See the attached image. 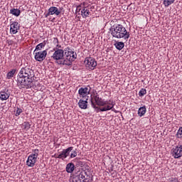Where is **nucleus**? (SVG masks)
Here are the masks:
<instances>
[{
	"label": "nucleus",
	"instance_id": "nucleus-27",
	"mask_svg": "<svg viewBox=\"0 0 182 182\" xmlns=\"http://www.w3.org/2000/svg\"><path fill=\"white\" fill-rule=\"evenodd\" d=\"M22 112H23L22 109L17 107L16 109L14 110V114L15 116L18 117L21 114V113H22Z\"/></svg>",
	"mask_w": 182,
	"mask_h": 182
},
{
	"label": "nucleus",
	"instance_id": "nucleus-3",
	"mask_svg": "<svg viewBox=\"0 0 182 182\" xmlns=\"http://www.w3.org/2000/svg\"><path fill=\"white\" fill-rule=\"evenodd\" d=\"M109 32L112 38L115 39H124V41H128L130 38V32H128L126 27L123 26L122 24H114L111 26Z\"/></svg>",
	"mask_w": 182,
	"mask_h": 182
},
{
	"label": "nucleus",
	"instance_id": "nucleus-1",
	"mask_svg": "<svg viewBox=\"0 0 182 182\" xmlns=\"http://www.w3.org/2000/svg\"><path fill=\"white\" fill-rule=\"evenodd\" d=\"M35 73L28 67L22 68L17 75V86L19 89H31L33 86Z\"/></svg>",
	"mask_w": 182,
	"mask_h": 182
},
{
	"label": "nucleus",
	"instance_id": "nucleus-5",
	"mask_svg": "<svg viewBox=\"0 0 182 182\" xmlns=\"http://www.w3.org/2000/svg\"><path fill=\"white\" fill-rule=\"evenodd\" d=\"M65 65L66 66H70L72 65V62L75 61L76 60V58H77V54L75 52L74 50L71 49L70 48H67L65 52Z\"/></svg>",
	"mask_w": 182,
	"mask_h": 182
},
{
	"label": "nucleus",
	"instance_id": "nucleus-12",
	"mask_svg": "<svg viewBox=\"0 0 182 182\" xmlns=\"http://www.w3.org/2000/svg\"><path fill=\"white\" fill-rule=\"evenodd\" d=\"M171 151L174 159H180V157H182V145H178L175 148H173Z\"/></svg>",
	"mask_w": 182,
	"mask_h": 182
},
{
	"label": "nucleus",
	"instance_id": "nucleus-25",
	"mask_svg": "<svg viewBox=\"0 0 182 182\" xmlns=\"http://www.w3.org/2000/svg\"><path fill=\"white\" fill-rule=\"evenodd\" d=\"M22 127H23V130H26V132H28V130H29L31 129V124H29V122H25L22 124Z\"/></svg>",
	"mask_w": 182,
	"mask_h": 182
},
{
	"label": "nucleus",
	"instance_id": "nucleus-31",
	"mask_svg": "<svg viewBox=\"0 0 182 182\" xmlns=\"http://www.w3.org/2000/svg\"><path fill=\"white\" fill-rule=\"evenodd\" d=\"M82 9H83L82 8V6H80V4L79 6H77V9H76V12H80V11H82Z\"/></svg>",
	"mask_w": 182,
	"mask_h": 182
},
{
	"label": "nucleus",
	"instance_id": "nucleus-14",
	"mask_svg": "<svg viewBox=\"0 0 182 182\" xmlns=\"http://www.w3.org/2000/svg\"><path fill=\"white\" fill-rule=\"evenodd\" d=\"M62 9H58V7L52 6L48 9V13L46 14V18L50 16V15H56L57 16L60 15Z\"/></svg>",
	"mask_w": 182,
	"mask_h": 182
},
{
	"label": "nucleus",
	"instance_id": "nucleus-20",
	"mask_svg": "<svg viewBox=\"0 0 182 182\" xmlns=\"http://www.w3.org/2000/svg\"><path fill=\"white\" fill-rule=\"evenodd\" d=\"M67 173H73L75 171V164L73 163H69L66 166Z\"/></svg>",
	"mask_w": 182,
	"mask_h": 182
},
{
	"label": "nucleus",
	"instance_id": "nucleus-32",
	"mask_svg": "<svg viewBox=\"0 0 182 182\" xmlns=\"http://www.w3.org/2000/svg\"><path fill=\"white\" fill-rule=\"evenodd\" d=\"M55 46L56 48L55 49H60V48H62V46L59 45V43L55 45Z\"/></svg>",
	"mask_w": 182,
	"mask_h": 182
},
{
	"label": "nucleus",
	"instance_id": "nucleus-21",
	"mask_svg": "<svg viewBox=\"0 0 182 182\" xmlns=\"http://www.w3.org/2000/svg\"><path fill=\"white\" fill-rule=\"evenodd\" d=\"M114 46H115L116 49H117L118 50H122V49H123V48H124V43H123L122 41H117Z\"/></svg>",
	"mask_w": 182,
	"mask_h": 182
},
{
	"label": "nucleus",
	"instance_id": "nucleus-17",
	"mask_svg": "<svg viewBox=\"0 0 182 182\" xmlns=\"http://www.w3.org/2000/svg\"><path fill=\"white\" fill-rule=\"evenodd\" d=\"M87 100L89 98H86L85 100L80 99L78 102V106L80 109H87Z\"/></svg>",
	"mask_w": 182,
	"mask_h": 182
},
{
	"label": "nucleus",
	"instance_id": "nucleus-19",
	"mask_svg": "<svg viewBox=\"0 0 182 182\" xmlns=\"http://www.w3.org/2000/svg\"><path fill=\"white\" fill-rule=\"evenodd\" d=\"M46 46V41L39 43L36 46V49L34 50V52H42V49H43V48H45Z\"/></svg>",
	"mask_w": 182,
	"mask_h": 182
},
{
	"label": "nucleus",
	"instance_id": "nucleus-29",
	"mask_svg": "<svg viewBox=\"0 0 182 182\" xmlns=\"http://www.w3.org/2000/svg\"><path fill=\"white\" fill-rule=\"evenodd\" d=\"M168 182H178V179L176 178H171Z\"/></svg>",
	"mask_w": 182,
	"mask_h": 182
},
{
	"label": "nucleus",
	"instance_id": "nucleus-28",
	"mask_svg": "<svg viewBox=\"0 0 182 182\" xmlns=\"http://www.w3.org/2000/svg\"><path fill=\"white\" fill-rule=\"evenodd\" d=\"M77 156V151H74L73 153H71L70 154V159H75Z\"/></svg>",
	"mask_w": 182,
	"mask_h": 182
},
{
	"label": "nucleus",
	"instance_id": "nucleus-13",
	"mask_svg": "<svg viewBox=\"0 0 182 182\" xmlns=\"http://www.w3.org/2000/svg\"><path fill=\"white\" fill-rule=\"evenodd\" d=\"M21 29V25L18 21H13L10 24V33L13 35H16L18 31Z\"/></svg>",
	"mask_w": 182,
	"mask_h": 182
},
{
	"label": "nucleus",
	"instance_id": "nucleus-18",
	"mask_svg": "<svg viewBox=\"0 0 182 182\" xmlns=\"http://www.w3.org/2000/svg\"><path fill=\"white\" fill-rule=\"evenodd\" d=\"M146 112H147V109L146 108V105L141 107L138 109V116L139 117H143L146 114Z\"/></svg>",
	"mask_w": 182,
	"mask_h": 182
},
{
	"label": "nucleus",
	"instance_id": "nucleus-8",
	"mask_svg": "<svg viewBox=\"0 0 182 182\" xmlns=\"http://www.w3.org/2000/svg\"><path fill=\"white\" fill-rule=\"evenodd\" d=\"M34 58L37 62H43L48 56V50L42 51H33Z\"/></svg>",
	"mask_w": 182,
	"mask_h": 182
},
{
	"label": "nucleus",
	"instance_id": "nucleus-16",
	"mask_svg": "<svg viewBox=\"0 0 182 182\" xmlns=\"http://www.w3.org/2000/svg\"><path fill=\"white\" fill-rule=\"evenodd\" d=\"M73 182H89V181L85 179V176L82 173H80L73 178Z\"/></svg>",
	"mask_w": 182,
	"mask_h": 182
},
{
	"label": "nucleus",
	"instance_id": "nucleus-7",
	"mask_svg": "<svg viewBox=\"0 0 182 182\" xmlns=\"http://www.w3.org/2000/svg\"><path fill=\"white\" fill-rule=\"evenodd\" d=\"M86 65V68L89 69V70H95L96 66H97V61L92 57H87L84 61Z\"/></svg>",
	"mask_w": 182,
	"mask_h": 182
},
{
	"label": "nucleus",
	"instance_id": "nucleus-22",
	"mask_svg": "<svg viewBox=\"0 0 182 182\" xmlns=\"http://www.w3.org/2000/svg\"><path fill=\"white\" fill-rule=\"evenodd\" d=\"M15 73H16V69H12L7 73L6 79H12L15 75Z\"/></svg>",
	"mask_w": 182,
	"mask_h": 182
},
{
	"label": "nucleus",
	"instance_id": "nucleus-23",
	"mask_svg": "<svg viewBox=\"0 0 182 182\" xmlns=\"http://www.w3.org/2000/svg\"><path fill=\"white\" fill-rule=\"evenodd\" d=\"M10 14H12L14 16H19V15H21V10L18 9H12L10 10Z\"/></svg>",
	"mask_w": 182,
	"mask_h": 182
},
{
	"label": "nucleus",
	"instance_id": "nucleus-4",
	"mask_svg": "<svg viewBox=\"0 0 182 182\" xmlns=\"http://www.w3.org/2000/svg\"><path fill=\"white\" fill-rule=\"evenodd\" d=\"M54 53L51 56L58 65H65V51L63 49L53 48Z\"/></svg>",
	"mask_w": 182,
	"mask_h": 182
},
{
	"label": "nucleus",
	"instance_id": "nucleus-9",
	"mask_svg": "<svg viewBox=\"0 0 182 182\" xmlns=\"http://www.w3.org/2000/svg\"><path fill=\"white\" fill-rule=\"evenodd\" d=\"M78 95L80 97H82V99L86 97L88 99L89 95H90V87L89 86L80 87L78 90Z\"/></svg>",
	"mask_w": 182,
	"mask_h": 182
},
{
	"label": "nucleus",
	"instance_id": "nucleus-10",
	"mask_svg": "<svg viewBox=\"0 0 182 182\" xmlns=\"http://www.w3.org/2000/svg\"><path fill=\"white\" fill-rule=\"evenodd\" d=\"M72 150H73V146H70L65 149H63L60 154L55 156V159H60L61 160H65V159H67L69 154H70V151H72Z\"/></svg>",
	"mask_w": 182,
	"mask_h": 182
},
{
	"label": "nucleus",
	"instance_id": "nucleus-2",
	"mask_svg": "<svg viewBox=\"0 0 182 182\" xmlns=\"http://www.w3.org/2000/svg\"><path fill=\"white\" fill-rule=\"evenodd\" d=\"M91 106L94 109H98L100 112H107L114 107V102L112 100L107 101L102 99L99 95H93L90 99Z\"/></svg>",
	"mask_w": 182,
	"mask_h": 182
},
{
	"label": "nucleus",
	"instance_id": "nucleus-6",
	"mask_svg": "<svg viewBox=\"0 0 182 182\" xmlns=\"http://www.w3.org/2000/svg\"><path fill=\"white\" fill-rule=\"evenodd\" d=\"M38 156H39V149H34L33 154L28 156L26 161V165L28 167H33L35 164H36Z\"/></svg>",
	"mask_w": 182,
	"mask_h": 182
},
{
	"label": "nucleus",
	"instance_id": "nucleus-33",
	"mask_svg": "<svg viewBox=\"0 0 182 182\" xmlns=\"http://www.w3.org/2000/svg\"><path fill=\"white\" fill-rule=\"evenodd\" d=\"M114 107H113L112 109H110L109 110H112V112H115V113H116V109H114Z\"/></svg>",
	"mask_w": 182,
	"mask_h": 182
},
{
	"label": "nucleus",
	"instance_id": "nucleus-15",
	"mask_svg": "<svg viewBox=\"0 0 182 182\" xmlns=\"http://www.w3.org/2000/svg\"><path fill=\"white\" fill-rule=\"evenodd\" d=\"M11 96V92L9 90H4L0 92V100L4 102V100H8Z\"/></svg>",
	"mask_w": 182,
	"mask_h": 182
},
{
	"label": "nucleus",
	"instance_id": "nucleus-24",
	"mask_svg": "<svg viewBox=\"0 0 182 182\" xmlns=\"http://www.w3.org/2000/svg\"><path fill=\"white\" fill-rule=\"evenodd\" d=\"M175 0H164L163 4L166 8L170 6L172 4H174Z\"/></svg>",
	"mask_w": 182,
	"mask_h": 182
},
{
	"label": "nucleus",
	"instance_id": "nucleus-26",
	"mask_svg": "<svg viewBox=\"0 0 182 182\" xmlns=\"http://www.w3.org/2000/svg\"><path fill=\"white\" fill-rule=\"evenodd\" d=\"M147 93V90L144 88L141 89V90L139 92V96L140 97H143V96H144V95H146Z\"/></svg>",
	"mask_w": 182,
	"mask_h": 182
},
{
	"label": "nucleus",
	"instance_id": "nucleus-11",
	"mask_svg": "<svg viewBox=\"0 0 182 182\" xmlns=\"http://www.w3.org/2000/svg\"><path fill=\"white\" fill-rule=\"evenodd\" d=\"M80 6H82V10H81V16L82 18H87L89 15H90V10H89V4L86 2H83L80 4Z\"/></svg>",
	"mask_w": 182,
	"mask_h": 182
},
{
	"label": "nucleus",
	"instance_id": "nucleus-30",
	"mask_svg": "<svg viewBox=\"0 0 182 182\" xmlns=\"http://www.w3.org/2000/svg\"><path fill=\"white\" fill-rule=\"evenodd\" d=\"M53 43H54V45H58L59 43V39H58V38H54Z\"/></svg>",
	"mask_w": 182,
	"mask_h": 182
}]
</instances>
